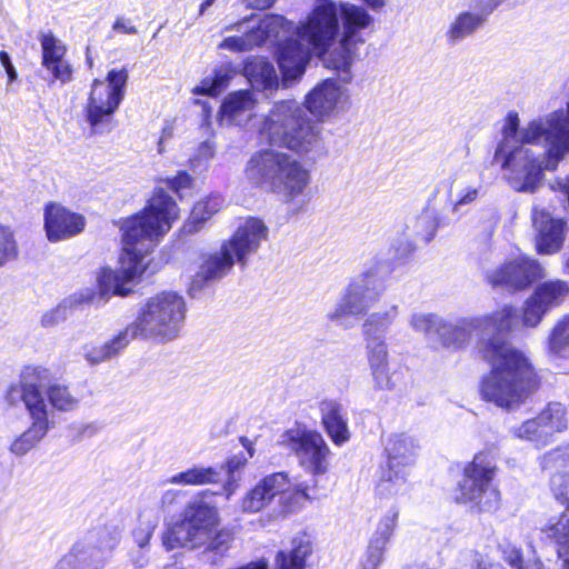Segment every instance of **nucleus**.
Listing matches in <instances>:
<instances>
[{"instance_id":"4468645a","label":"nucleus","mask_w":569,"mask_h":569,"mask_svg":"<svg viewBox=\"0 0 569 569\" xmlns=\"http://www.w3.org/2000/svg\"><path fill=\"white\" fill-rule=\"evenodd\" d=\"M216 520L217 509L213 506L201 499L193 500L186 507L182 519L164 530L162 546L167 551L203 547Z\"/></svg>"},{"instance_id":"7ed1b4c3","label":"nucleus","mask_w":569,"mask_h":569,"mask_svg":"<svg viewBox=\"0 0 569 569\" xmlns=\"http://www.w3.org/2000/svg\"><path fill=\"white\" fill-rule=\"evenodd\" d=\"M244 174L251 184L295 204V212L303 208L306 202L299 198L310 183V172L292 156L273 149L257 151L248 160Z\"/></svg>"},{"instance_id":"49530a36","label":"nucleus","mask_w":569,"mask_h":569,"mask_svg":"<svg viewBox=\"0 0 569 569\" xmlns=\"http://www.w3.org/2000/svg\"><path fill=\"white\" fill-rule=\"evenodd\" d=\"M490 367V372L480 381V395L487 402L498 406V355L492 361H485Z\"/></svg>"},{"instance_id":"58836bf2","label":"nucleus","mask_w":569,"mask_h":569,"mask_svg":"<svg viewBox=\"0 0 569 569\" xmlns=\"http://www.w3.org/2000/svg\"><path fill=\"white\" fill-rule=\"evenodd\" d=\"M408 325L413 332L439 340L445 318L435 312L413 311L408 318Z\"/></svg>"},{"instance_id":"3c124183","label":"nucleus","mask_w":569,"mask_h":569,"mask_svg":"<svg viewBox=\"0 0 569 569\" xmlns=\"http://www.w3.org/2000/svg\"><path fill=\"white\" fill-rule=\"evenodd\" d=\"M388 546L369 539L368 547L361 560V569H378L385 559Z\"/></svg>"},{"instance_id":"4be33fe9","label":"nucleus","mask_w":569,"mask_h":569,"mask_svg":"<svg viewBox=\"0 0 569 569\" xmlns=\"http://www.w3.org/2000/svg\"><path fill=\"white\" fill-rule=\"evenodd\" d=\"M337 3L339 4V19L342 22V34L339 57L333 61V68L349 71L352 62V47L361 41L358 33L369 27L373 18L362 7L349 2Z\"/></svg>"},{"instance_id":"de8ad7c7","label":"nucleus","mask_w":569,"mask_h":569,"mask_svg":"<svg viewBox=\"0 0 569 569\" xmlns=\"http://www.w3.org/2000/svg\"><path fill=\"white\" fill-rule=\"evenodd\" d=\"M218 522L219 517L217 516V520L211 526L209 537L203 546L209 551H212L217 555H223L229 550L231 546L232 533L226 529L217 530Z\"/></svg>"},{"instance_id":"6e6552de","label":"nucleus","mask_w":569,"mask_h":569,"mask_svg":"<svg viewBox=\"0 0 569 569\" xmlns=\"http://www.w3.org/2000/svg\"><path fill=\"white\" fill-rule=\"evenodd\" d=\"M278 443L293 455L298 465L312 476V486L298 483L295 492L302 499H311L317 487V477L327 473L329 469L330 448L322 435L305 425H295L283 431Z\"/></svg>"},{"instance_id":"f257e3e1","label":"nucleus","mask_w":569,"mask_h":569,"mask_svg":"<svg viewBox=\"0 0 569 569\" xmlns=\"http://www.w3.org/2000/svg\"><path fill=\"white\" fill-rule=\"evenodd\" d=\"M517 112H509L502 128L500 143L502 167L515 177H507L510 184L522 191H533L542 171H555L569 154V102L539 116L519 129Z\"/></svg>"},{"instance_id":"13d9d810","label":"nucleus","mask_w":569,"mask_h":569,"mask_svg":"<svg viewBox=\"0 0 569 569\" xmlns=\"http://www.w3.org/2000/svg\"><path fill=\"white\" fill-rule=\"evenodd\" d=\"M216 154V146L212 141L206 140L199 144L196 153L190 159L191 166L197 168L206 166Z\"/></svg>"},{"instance_id":"a878e982","label":"nucleus","mask_w":569,"mask_h":569,"mask_svg":"<svg viewBox=\"0 0 569 569\" xmlns=\"http://www.w3.org/2000/svg\"><path fill=\"white\" fill-rule=\"evenodd\" d=\"M533 226L537 230L536 247L541 254H553L558 252L565 242L568 231L567 222L563 219L552 218L545 210L533 209Z\"/></svg>"},{"instance_id":"5701e85b","label":"nucleus","mask_w":569,"mask_h":569,"mask_svg":"<svg viewBox=\"0 0 569 569\" xmlns=\"http://www.w3.org/2000/svg\"><path fill=\"white\" fill-rule=\"evenodd\" d=\"M292 496L301 498L295 492V489L290 491L288 473L283 471L274 472L263 477L246 493L240 502V509L243 512H258L277 497L281 502H284Z\"/></svg>"},{"instance_id":"338daca9","label":"nucleus","mask_w":569,"mask_h":569,"mask_svg":"<svg viewBox=\"0 0 569 569\" xmlns=\"http://www.w3.org/2000/svg\"><path fill=\"white\" fill-rule=\"evenodd\" d=\"M81 563L70 553L64 555L52 569H82Z\"/></svg>"},{"instance_id":"6ab92c4d","label":"nucleus","mask_w":569,"mask_h":569,"mask_svg":"<svg viewBox=\"0 0 569 569\" xmlns=\"http://www.w3.org/2000/svg\"><path fill=\"white\" fill-rule=\"evenodd\" d=\"M122 538V529L117 525H106L89 530L69 550L88 569H103L112 559Z\"/></svg>"},{"instance_id":"473e14b6","label":"nucleus","mask_w":569,"mask_h":569,"mask_svg":"<svg viewBox=\"0 0 569 569\" xmlns=\"http://www.w3.org/2000/svg\"><path fill=\"white\" fill-rule=\"evenodd\" d=\"M243 74L252 88L260 91H272L279 86V78L274 66L259 57L250 58L244 62Z\"/></svg>"},{"instance_id":"e2e57ef3","label":"nucleus","mask_w":569,"mask_h":569,"mask_svg":"<svg viewBox=\"0 0 569 569\" xmlns=\"http://www.w3.org/2000/svg\"><path fill=\"white\" fill-rule=\"evenodd\" d=\"M79 439L91 438L99 433L101 426L98 422L80 423L72 426Z\"/></svg>"},{"instance_id":"72a5a7b5","label":"nucleus","mask_w":569,"mask_h":569,"mask_svg":"<svg viewBox=\"0 0 569 569\" xmlns=\"http://www.w3.org/2000/svg\"><path fill=\"white\" fill-rule=\"evenodd\" d=\"M133 340L127 327L103 345H87L82 355L90 365H98L117 357Z\"/></svg>"},{"instance_id":"412c9836","label":"nucleus","mask_w":569,"mask_h":569,"mask_svg":"<svg viewBox=\"0 0 569 569\" xmlns=\"http://www.w3.org/2000/svg\"><path fill=\"white\" fill-rule=\"evenodd\" d=\"M497 227L498 216L496 212L482 217L473 240L477 266L483 279L493 289L498 287Z\"/></svg>"},{"instance_id":"864d4df0","label":"nucleus","mask_w":569,"mask_h":569,"mask_svg":"<svg viewBox=\"0 0 569 569\" xmlns=\"http://www.w3.org/2000/svg\"><path fill=\"white\" fill-rule=\"evenodd\" d=\"M257 43L254 41V34L251 33V30L246 32L243 36L240 37H227L224 38L220 44V49L229 50L232 52H243L249 51L253 47H256Z\"/></svg>"},{"instance_id":"09e8293b","label":"nucleus","mask_w":569,"mask_h":569,"mask_svg":"<svg viewBox=\"0 0 569 569\" xmlns=\"http://www.w3.org/2000/svg\"><path fill=\"white\" fill-rule=\"evenodd\" d=\"M157 525L158 521L156 518H150L144 513L139 515L138 525L131 532L132 539L138 548L143 550L149 546Z\"/></svg>"},{"instance_id":"f704fd0d","label":"nucleus","mask_w":569,"mask_h":569,"mask_svg":"<svg viewBox=\"0 0 569 569\" xmlns=\"http://www.w3.org/2000/svg\"><path fill=\"white\" fill-rule=\"evenodd\" d=\"M485 23L482 18L473 14L470 10L459 12L449 23L446 30V39L449 44H458L480 30Z\"/></svg>"},{"instance_id":"f03ea898","label":"nucleus","mask_w":569,"mask_h":569,"mask_svg":"<svg viewBox=\"0 0 569 569\" xmlns=\"http://www.w3.org/2000/svg\"><path fill=\"white\" fill-rule=\"evenodd\" d=\"M177 217L178 207L172 198L162 190L156 191L144 210L127 218L120 227L123 242L120 267L103 268L97 277L98 293H82L80 301L104 303L111 296H128L132 291L128 284L143 273L144 258Z\"/></svg>"},{"instance_id":"c9c22d12","label":"nucleus","mask_w":569,"mask_h":569,"mask_svg":"<svg viewBox=\"0 0 569 569\" xmlns=\"http://www.w3.org/2000/svg\"><path fill=\"white\" fill-rule=\"evenodd\" d=\"M221 479V469L216 467L193 466L166 480V483L180 486H204L217 483Z\"/></svg>"},{"instance_id":"a211bd4d","label":"nucleus","mask_w":569,"mask_h":569,"mask_svg":"<svg viewBox=\"0 0 569 569\" xmlns=\"http://www.w3.org/2000/svg\"><path fill=\"white\" fill-rule=\"evenodd\" d=\"M339 33V4L317 0L307 20L297 26V39L318 56L325 54Z\"/></svg>"},{"instance_id":"423d86ee","label":"nucleus","mask_w":569,"mask_h":569,"mask_svg":"<svg viewBox=\"0 0 569 569\" xmlns=\"http://www.w3.org/2000/svg\"><path fill=\"white\" fill-rule=\"evenodd\" d=\"M187 303L176 291H162L147 298L134 320L127 326L133 339L166 343L177 339L184 326Z\"/></svg>"},{"instance_id":"aec40b11","label":"nucleus","mask_w":569,"mask_h":569,"mask_svg":"<svg viewBox=\"0 0 569 569\" xmlns=\"http://www.w3.org/2000/svg\"><path fill=\"white\" fill-rule=\"evenodd\" d=\"M567 458H569V447L557 449L545 457L547 463L555 462L558 466H562ZM551 483L556 495L565 499L568 508L556 521L550 520L542 531L555 541L559 558L563 560L565 568L569 569V475H555Z\"/></svg>"},{"instance_id":"6e6d98bb","label":"nucleus","mask_w":569,"mask_h":569,"mask_svg":"<svg viewBox=\"0 0 569 569\" xmlns=\"http://www.w3.org/2000/svg\"><path fill=\"white\" fill-rule=\"evenodd\" d=\"M167 184L180 199H183L190 193L192 178L186 171H181L176 177L168 179Z\"/></svg>"},{"instance_id":"5fc2aeb1","label":"nucleus","mask_w":569,"mask_h":569,"mask_svg":"<svg viewBox=\"0 0 569 569\" xmlns=\"http://www.w3.org/2000/svg\"><path fill=\"white\" fill-rule=\"evenodd\" d=\"M541 423L539 417L527 420L521 427L516 430V436L521 439L536 441L538 445L547 442V436H540Z\"/></svg>"},{"instance_id":"680f3d73","label":"nucleus","mask_w":569,"mask_h":569,"mask_svg":"<svg viewBox=\"0 0 569 569\" xmlns=\"http://www.w3.org/2000/svg\"><path fill=\"white\" fill-rule=\"evenodd\" d=\"M478 196H479L478 188L467 187V188L462 189L459 192L458 198L453 203V207H452L453 212H457L460 209V207L470 204L473 201H476Z\"/></svg>"},{"instance_id":"1a4fd4ad","label":"nucleus","mask_w":569,"mask_h":569,"mask_svg":"<svg viewBox=\"0 0 569 569\" xmlns=\"http://www.w3.org/2000/svg\"><path fill=\"white\" fill-rule=\"evenodd\" d=\"M257 46L266 42L278 44V64L284 79L300 78L310 61V52L297 38V26L278 14H267L258 27L251 30Z\"/></svg>"},{"instance_id":"393cba45","label":"nucleus","mask_w":569,"mask_h":569,"mask_svg":"<svg viewBox=\"0 0 569 569\" xmlns=\"http://www.w3.org/2000/svg\"><path fill=\"white\" fill-rule=\"evenodd\" d=\"M41 370L39 368H27L22 373L21 381L9 386L6 399L11 406L23 402L29 416L42 413L48 411V406L42 396L39 385L32 379L40 377Z\"/></svg>"},{"instance_id":"b1692460","label":"nucleus","mask_w":569,"mask_h":569,"mask_svg":"<svg viewBox=\"0 0 569 569\" xmlns=\"http://www.w3.org/2000/svg\"><path fill=\"white\" fill-rule=\"evenodd\" d=\"M44 229L50 241H60L79 234L86 226L83 216L51 202L44 208Z\"/></svg>"},{"instance_id":"2f4dec72","label":"nucleus","mask_w":569,"mask_h":569,"mask_svg":"<svg viewBox=\"0 0 569 569\" xmlns=\"http://www.w3.org/2000/svg\"><path fill=\"white\" fill-rule=\"evenodd\" d=\"M29 417L31 425L13 439L9 448L10 452L17 457H22L31 451L50 430L49 411Z\"/></svg>"},{"instance_id":"0eeeda50","label":"nucleus","mask_w":569,"mask_h":569,"mask_svg":"<svg viewBox=\"0 0 569 569\" xmlns=\"http://www.w3.org/2000/svg\"><path fill=\"white\" fill-rule=\"evenodd\" d=\"M391 272L388 261L372 258L365 269L353 277L343 288L335 307L328 311L327 319L340 323L346 317L359 318L368 313L379 301L383 292V282Z\"/></svg>"},{"instance_id":"cd10ccee","label":"nucleus","mask_w":569,"mask_h":569,"mask_svg":"<svg viewBox=\"0 0 569 569\" xmlns=\"http://www.w3.org/2000/svg\"><path fill=\"white\" fill-rule=\"evenodd\" d=\"M346 100V91L333 79L317 84L306 98L307 109L319 117L333 112Z\"/></svg>"},{"instance_id":"ddd939ff","label":"nucleus","mask_w":569,"mask_h":569,"mask_svg":"<svg viewBox=\"0 0 569 569\" xmlns=\"http://www.w3.org/2000/svg\"><path fill=\"white\" fill-rule=\"evenodd\" d=\"M416 439L407 433L391 435L385 443L386 465L376 485L379 499L405 496L410 491L409 475L418 455Z\"/></svg>"},{"instance_id":"39448f33","label":"nucleus","mask_w":569,"mask_h":569,"mask_svg":"<svg viewBox=\"0 0 569 569\" xmlns=\"http://www.w3.org/2000/svg\"><path fill=\"white\" fill-rule=\"evenodd\" d=\"M259 138L270 146L287 148L300 156L318 149L319 130L296 100L274 103L259 128Z\"/></svg>"},{"instance_id":"8fccbe9b","label":"nucleus","mask_w":569,"mask_h":569,"mask_svg":"<svg viewBox=\"0 0 569 569\" xmlns=\"http://www.w3.org/2000/svg\"><path fill=\"white\" fill-rule=\"evenodd\" d=\"M18 247L12 230L0 224V267L16 259Z\"/></svg>"},{"instance_id":"9b49d317","label":"nucleus","mask_w":569,"mask_h":569,"mask_svg":"<svg viewBox=\"0 0 569 569\" xmlns=\"http://www.w3.org/2000/svg\"><path fill=\"white\" fill-rule=\"evenodd\" d=\"M476 336V353L481 361H492L498 355V311L455 320L445 318L439 342L451 350L465 349Z\"/></svg>"},{"instance_id":"4c0bfd02","label":"nucleus","mask_w":569,"mask_h":569,"mask_svg":"<svg viewBox=\"0 0 569 569\" xmlns=\"http://www.w3.org/2000/svg\"><path fill=\"white\" fill-rule=\"evenodd\" d=\"M311 552V546L306 536L295 537L289 551L278 552L276 562L278 569H305L306 558Z\"/></svg>"},{"instance_id":"9d476101","label":"nucleus","mask_w":569,"mask_h":569,"mask_svg":"<svg viewBox=\"0 0 569 569\" xmlns=\"http://www.w3.org/2000/svg\"><path fill=\"white\" fill-rule=\"evenodd\" d=\"M497 469L498 451L495 446L477 452L462 469V476L452 490L453 500L480 511L488 510L492 498L498 496L495 487Z\"/></svg>"},{"instance_id":"bf43d9fd","label":"nucleus","mask_w":569,"mask_h":569,"mask_svg":"<svg viewBox=\"0 0 569 569\" xmlns=\"http://www.w3.org/2000/svg\"><path fill=\"white\" fill-rule=\"evenodd\" d=\"M498 6V0H472L470 3V11L482 18V22L486 23L488 18L492 14Z\"/></svg>"},{"instance_id":"f3484780","label":"nucleus","mask_w":569,"mask_h":569,"mask_svg":"<svg viewBox=\"0 0 569 569\" xmlns=\"http://www.w3.org/2000/svg\"><path fill=\"white\" fill-rule=\"evenodd\" d=\"M127 81L128 71L124 68L110 70L106 81L93 80L84 109L92 132L109 131V122L124 98Z\"/></svg>"},{"instance_id":"a19ab883","label":"nucleus","mask_w":569,"mask_h":569,"mask_svg":"<svg viewBox=\"0 0 569 569\" xmlns=\"http://www.w3.org/2000/svg\"><path fill=\"white\" fill-rule=\"evenodd\" d=\"M399 515V506L397 503H392L378 519L370 539L378 543L388 546L397 529Z\"/></svg>"},{"instance_id":"69168bd1","label":"nucleus","mask_w":569,"mask_h":569,"mask_svg":"<svg viewBox=\"0 0 569 569\" xmlns=\"http://www.w3.org/2000/svg\"><path fill=\"white\" fill-rule=\"evenodd\" d=\"M505 560L512 569H528V566L523 565L521 553L516 548H510L503 551Z\"/></svg>"},{"instance_id":"2eb2a0df","label":"nucleus","mask_w":569,"mask_h":569,"mask_svg":"<svg viewBox=\"0 0 569 569\" xmlns=\"http://www.w3.org/2000/svg\"><path fill=\"white\" fill-rule=\"evenodd\" d=\"M568 297L569 284L563 280H549L538 284L526 300L521 316L513 307L506 306L500 310V331L503 328L513 330L520 326H538L545 315L559 307Z\"/></svg>"},{"instance_id":"0e129e2a","label":"nucleus","mask_w":569,"mask_h":569,"mask_svg":"<svg viewBox=\"0 0 569 569\" xmlns=\"http://www.w3.org/2000/svg\"><path fill=\"white\" fill-rule=\"evenodd\" d=\"M459 569H493V562L480 553H475L470 562L462 565Z\"/></svg>"},{"instance_id":"c03bdc74","label":"nucleus","mask_w":569,"mask_h":569,"mask_svg":"<svg viewBox=\"0 0 569 569\" xmlns=\"http://www.w3.org/2000/svg\"><path fill=\"white\" fill-rule=\"evenodd\" d=\"M47 396L51 406L60 411H71L80 402V398L77 395L72 393L67 386L60 383L49 386Z\"/></svg>"},{"instance_id":"dca6fc26","label":"nucleus","mask_w":569,"mask_h":569,"mask_svg":"<svg viewBox=\"0 0 569 569\" xmlns=\"http://www.w3.org/2000/svg\"><path fill=\"white\" fill-rule=\"evenodd\" d=\"M500 408L515 410L536 386L528 359L517 349L500 342Z\"/></svg>"},{"instance_id":"052dcab7","label":"nucleus","mask_w":569,"mask_h":569,"mask_svg":"<svg viewBox=\"0 0 569 569\" xmlns=\"http://www.w3.org/2000/svg\"><path fill=\"white\" fill-rule=\"evenodd\" d=\"M67 318V307L63 305H59L56 308L47 311L41 317V325L46 328L54 327L58 323L62 322Z\"/></svg>"},{"instance_id":"c85d7f7f","label":"nucleus","mask_w":569,"mask_h":569,"mask_svg":"<svg viewBox=\"0 0 569 569\" xmlns=\"http://www.w3.org/2000/svg\"><path fill=\"white\" fill-rule=\"evenodd\" d=\"M323 428L336 446L350 440L348 415L345 406L335 399H325L319 405Z\"/></svg>"},{"instance_id":"603ef678","label":"nucleus","mask_w":569,"mask_h":569,"mask_svg":"<svg viewBox=\"0 0 569 569\" xmlns=\"http://www.w3.org/2000/svg\"><path fill=\"white\" fill-rule=\"evenodd\" d=\"M248 461V458L243 455H234L231 458H229L226 463L221 467V469H224L228 473V480L223 487V490L226 492L227 499H230V497L233 495L237 483L234 480V472L241 469Z\"/></svg>"},{"instance_id":"f8f14e48","label":"nucleus","mask_w":569,"mask_h":569,"mask_svg":"<svg viewBox=\"0 0 569 569\" xmlns=\"http://www.w3.org/2000/svg\"><path fill=\"white\" fill-rule=\"evenodd\" d=\"M399 316V308L392 305L387 310L370 313L362 323L366 357L377 390H393L395 373L389 366L387 333Z\"/></svg>"},{"instance_id":"ea45409f","label":"nucleus","mask_w":569,"mask_h":569,"mask_svg":"<svg viewBox=\"0 0 569 569\" xmlns=\"http://www.w3.org/2000/svg\"><path fill=\"white\" fill-rule=\"evenodd\" d=\"M439 227V217L431 209L421 211V213L413 218L411 224L407 226L411 230L412 237L425 242H430L435 238Z\"/></svg>"},{"instance_id":"c756f323","label":"nucleus","mask_w":569,"mask_h":569,"mask_svg":"<svg viewBox=\"0 0 569 569\" xmlns=\"http://www.w3.org/2000/svg\"><path fill=\"white\" fill-rule=\"evenodd\" d=\"M42 49V66L51 72L54 80L62 83L69 82L72 77L71 66L63 60L67 52L64 44L52 33L40 37Z\"/></svg>"},{"instance_id":"20e7f679","label":"nucleus","mask_w":569,"mask_h":569,"mask_svg":"<svg viewBox=\"0 0 569 569\" xmlns=\"http://www.w3.org/2000/svg\"><path fill=\"white\" fill-rule=\"evenodd\" d=\"M269 229L258 218H247L241 222L233 234L221 243L218 251L204 257L192 287L201 288L208 281L226 277L238 263L244 268L251 256L257 253L261 243L268 239Z\"/></svg>"},{"instance_id":"4d7b16f0","label":"nucleus","mask_w":569,"mask_h":569,"mask_svg":"<svg viewBox=\"0 0 569 569\" xmlns=\"http://www.w3.org/2000/svg\"><path fill=\"white\" fill-rule=\"evenodd\" d=\"M416 246L411 239V236L406 234L405 237L398 238L391 243L392 257L396 260H406L415 251Z\"/></svg>"},{"instance_id":"37998d69","label":"nucleus","mask_w":569,"mask_h":569,"mask_svg":"<svg viewBox=\"0 0 569 569\" xmlns=\"http://www.w3.org/2000/svg\"><path fill=\"white\" fill-rule=\"evenodd\" d=\"M566 410L561 403H550L547 409L539 413L541 423L540 436L550 437L555 432H560L567 428L565 418Z\"/></svg>"},{"instance_id":"e433bc0d","label":"nucleus","mask_w":569,"mask_h":569,"mask_svg":"<svg viewBox=\"0 0 569 569\" xmlns=\"http://www.w3.org/2000/svg\"><path fill=\"white\" fill-rule=\"evenodd\" d=\"M221 206L222 198L219 194L198 201L193 206L189 219L184 222L182 232L186 234L198 232L202 224L220 210Z\"/></svg>"},{"instance_id":"bb28decb","label":"nucleus","mask_w":569,"mask_h":569,"mask_svg":"<svg viewBox=\"0 0 569 569\" xmlns=\"http://www.w3.org/2000/svg\"><path fill=\"white\" fill-rule=\"evenodd\" d=\"M542 277L543 268L536 260L519 257L500 268V288L510 291L523 290Z\"/></svg>"},{"instance_id":"79ce46f5","label":"nucleus","mask_w":569,"mask_h":569,"mask_svg":"<svg viewBox=\"0 0 569 569\" xmlns=\"http://www.w3.org/2000/svg\"><path fill=\"white\" fill-rule=\"evenodd\" d=\"M232 76V71L227 67L216 69L212 76L202 79L192 92L198 96L216 97L229 86Z\"/></svg>"},{"instance_id":"774afa93","label":"nucleus","mask_w":569,"mask_h":569,"mask_svg":"<svg viewBox=\"0 0 569 569\" xmlns=\"http://www.w3.org/2000/svg\"><path fill=\"white\" fill-rule=\"evenodd\" d=\"M113 30L127 34H134L137 33V28L134 26H131L127 23L123 19H117L113 23Z\"/></svg>"},{"instance_id":"a18cd8bd","label":"nucleus","mask_w":569,"mask_h":569,"mask_svg":"<svg viewBox=\"0 0 569 569\" xmlns=\"http://www.w3.org/2000/svg\"><path fill=\"white\" fill-rule=\"evenodd\" d=\"M548 348L556 356H569V315L553 327L549 336Z\"/></svg>"},{"instance_id":"7c9ffc66","label":"nucleus","mask_w":569,"mask_h":569,"mask_svg":"<svg viewBox=\"0 0 569 569\" xmlns=\"http://www.w3.org/2000/svg\"><path fill=\"white\" fill-rule=\"evenodd\" d=\"M256 104L257 99L249 90L230 92L220 108L222 120L240 126L251 118Z\"/></svg>"}]
</instances>
